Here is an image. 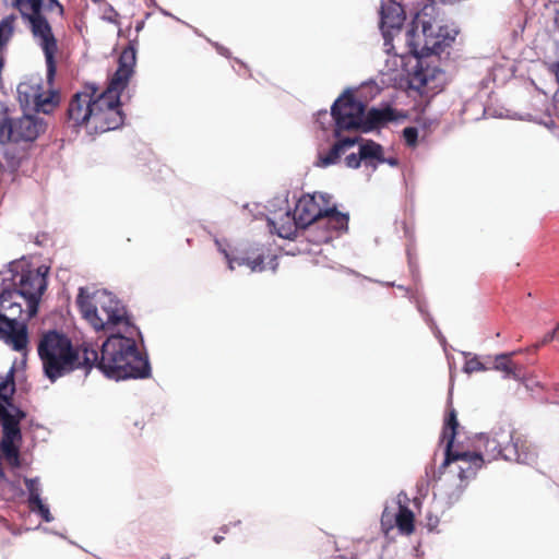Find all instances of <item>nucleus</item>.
Returning a JSON list of instances; mask_svg holds the SVG:
<instances>
[{
	"label": "nucleus",
	"mask_w": 559,
	"mask_h": 559,
	"mask_svg": "<svg viewBox=\"0 0 559 559\" xmlns=\"http://www.w3.org/2000/svg\"><path fill=\"white\" fill-rule=\"evenodd\" d=\"M549 73L555 78V80L559 81V62H551L548 64Z\"/></svg>",
	"instance_id": "nucleus-32"
},
{
	"label": "nucleus",
	"mask_w": 559,
	"mask_h": 559,
	"mask_svg": "<svg viewBox=\"0 0 559 559\" xmlns=\"http://www.w3.org/2000/svg\"><path fill=\"white\" fill-rule=\"evenodd\" d=\"M407 501L406 493L400 492L391 504L385 506L381 525L386 534L393 528H397L402 535H411L414 532L415 516L406 506Z\"/></svg>",
	"instance_id": "nucleus-14"
},
{
	"label": "nucleus",
	"mask_w": 559,
	"mask_h": 559,
	"mask_svg": "<svg viewBox=\"0 0 559 559\" xmlns=\"http://www.w3.org/2000/svg\"><path fill=\"white\" fill-rule=\"evenodd\" d=\"M357 143V138H345L338 140L326 153H319L317 166L328 167L338 162L340 157L346 153L347 150Z\"/></svg>",
	"instance_id": "nucleus-21"
},
{
	"label": "nucleus",
	"mask_w": 559,
	"mask_h": 559,
	"mask_svg": "<svg viewBox=\"0 0 559 559\" xmlns=\"http://www.w3.org/2000/svg\"><path fill=\"white\" fill-rule=\"evenodd\" d=\"M462 489H463V487H462V486H460V487H459V489H457V493H456V496H455V498H454V499H457L459 495L462 492Z\"/></svg>",
	"instance_id": "nucleus-36"
},
{
	"label": "nucleus",
	"mask_w": 559,
	"mask_h": 559,
	"mask_svg": "<svg viewBox=\"0 0 559 559\" xmlns=\"http://www.w3.org/2000/svg\"><path fill=\"white\" fill-rule=\"evenodd\" d=\"M162 559H170V558H169V556H165V557H163Z\"/></svg>",
	"instance_id": "nucleus-41"
},
{
	"label": "nucleus",
	"mask_w": 559,
	"mask_h": 559,
	"mask_svg": "<svg viewBox=\"0 0 559 559\" xmlns=\"http://www.w3.org/2000/svg\"><path fill=\"white\" fill-rule=\"evenodd\" d=\"M364 143L359 145L358 154L352 153L345 157V164L348 168H358L364 163L366 168H370L368 158L362 157Z\"/></svg>",
	"instance_id": "nucleus-26"
},
{
	"label": "nucleus",
	"mask_w": 559,
	"mask_h": 559,
	"mask_svg": "<svg viewBox=\"0 0 559 559\" xmlns=\"http://www.w3.org/2000/svg\"><path fill=\"white\" fill-rule=\"evenodd\" d=\"M135 60L134 48H126L105 91L98 93L94 84H88L72 97L68 118L73 127H82L92 134L115 130L123 123L120 94L133 74Z\"/></svg>",
	"instance_id": "nucleus-2"
},
{
	"label": "nucleus",
	"mask_w": 559,
	"mask_h": 559,
	"mask_svg": "<svg viewBox=\"0 0 559 559\" xmlns=\"http://www.w3.org/2000/svg\"><path fill=\"white\" fill-rule=\"evenodd\" d=\"M13 4L26 19L40 13L44 0H13Z\"/></svg>",
	"instance_id": "nucleus-23"
},
{
	"label": "nucleus",
	"mask_w": 559,
	"mask_h": 559,
	"mask_svg": "<svg viewBox=\"0 0 559 559\" xmlns=\"http://www.w3.org/2000/svg\"><path fill=\"white\" fill-rule=\"evenodd\" d=\"M367 88H370L371 91L376 90L374 94H377L379 92V88L377 86H373V85H365L360 93L362 94Z\"/></svg>",
	"instance_id": "nucleus-34"
},
{
	"label": "nucleus",
	"mask_w": 559,
	"mask_h": 559,
	"mask_svg": "<svg viewBox=\"0 0 559 559\" xmlns=\"http://www.w3.org/2000/svg\"><path fill=\"white\" fill-rule=\"evenodd\" d=\"M556 395L559 399V385L556 388Z\"/></svg>",
	"instance_id": "nucleus-38"
},
{
	"label": "nucleus",
	"mask_w": 559,
	"mask_h": 559,
	"mask_svg": "<svg viewBox=\"0 0 559 559\" xmlns=\"http://www.w3.org/2000/svg\"><path fill=\"white\" fill-rule=\"evenodd\" d=\"M17 94L21 104L44 114L52 111L59 102L58 94L51 90L44 91L39 82L19 84Z\"/></svg>",
	"instance_id": "nucleus-16"
},
{
	"label": "nucleus",
	"mask_w": 559,
	"mask_h": 559,
	"mask_svg": "<svg viewBox=\"0 0 559 559\" xmlns=\"http://www.w3.org/2000/svg\"><path fill=\"white\" fill-rule=\"evenodd\" d=\"M362 157L368 158L371 171H374L379 164H388L392 167L399 165L396 157H385L383 147L373 141L364 142Z\"/></svg>",
	"instance_id": "nucleus-20"
},
{
	"label": "nucleus",
	"mask_w": 559,
	"mask_h": 559,
	"mask_svg": "<svg viewBox=\"0 0 559 559\" xmlns=\"http://www.w3.org/2000/svg\"><path fill=\"white\" fill-rule=\"evenodd\" d=\"M44 130L43 120L34 116L25 115L20 118L8 119L0 122V143L31 142Z\"/></svg>",
	"instance_id": "nucleus-13"
},
{
	"label": "nucleus",
	"mask_w": 559,
	"mask_h": 559,
	"mask_svg": "<svg viewBox=\"0 0 559 559\" xmlns=\"http://www.w3.org/2000/svg\"><path fill=\"white\" fill-rule=\"evenodd\" d=\"M31 25L33 36L41 47L47 66V81L50 84L56 74L55 53L57 51V41L47 20L40 13L26 17Z\"/></svg>",
	"instance_id": "nucleus-15"
},
{
	"label": "nucleus",
	"mask_w": 559,
	"mask_h": 559,
	"mask_svg": "<svg viewBox=\"0 0 559 559\" xmlns=\"http://www.w3.org/2000/svg\"><path fill=\"white\" fill-rule=\"evenodd\" d=\"M118 13L114 9H109L108 14L104 15V20H106L109 23L118 24Z\"/></svg>",
	"instance_id": "nucleus-33"
},
{
	"label": "nucleus",
	"mask_w": 559,
	"mask_h": 559,
	"mask_svg": "<svg viewBox=\"0 0 559 559\" xmlns=\"http://www.w3.org/2000/svg\"><path fill=\"white\" fill-rule=\"evenodd\" d=\"M48 271V266H34L23 258L0 272V340L16 352L27 347L26 323L37 313Z\"/></svg>",
	"instance_id": "nucleus-1"
},
{
	"label": "nucleus",
	"mask_w": 559,
	"mask_h": 559,
	"mask_svg": "<svg viewBox=\"0 0 559 559\" xmlns=\"http://www.w3.org/2000/svg\"><path fill=\"white\" fill-rule=\"evenodd\" d=\"M94 3H99L102 0H92Z\"/></svg>",
	"instance_id": "nucleus-40"
},
{
	"label": "nucleus",
	"mask_w": 559,
	"mask_h": 559,
	"mask_svg": "<svg viewBox=\"0 0 559 559\" xmlns=\"http://www.w3.org/2000/svg\"><path fill=\"white\" fill-rule=\"evenodd\" d=\"M294 213L300 228L307 229V238L314 243L328 242L347 229L348 216L331 205L323 193L304 194Z\"/></svg>",
	"instance_id": "nucleus-5"
},
{
	"label": "nucleus",
	"mask_w": 559,
	"mask_h": 559,
	"mask_svg": "<svg viewBox=\"0 0 559 559\" xmlns=\"http://www.w3.org/2000/svg\"><path fill=\"white\" fill-rule=\"evenodd\" d=\"M332 116L335 122L334 135L340 136L341 131L362 129L370 131L377 126L392 119L391 111L372 108L365 112V105L353 97L348 92L341 95L332 106Z\"/></svg>",
	"instance_id": "nucleus-9"
},
{
	"label": "nucleus",
	"mask_w": 559,
	"mask_h": 559,
	"mask_svg": "<svg viewBox=\"0 0 559 559\" xmlns=\"http://www.w3.org/2000/svg\"><path fill=\"white\" fill-rule=\"evenodd\" d=\"M437 8L432 3H425L416 12L411 29L406 33L405 40L409 53L416 59L405 83V88L432 92L438 90L444 79V73L437 68H424L419 60L423 57L439 53L443 47L454 40L456 32L440 25L437 20Z\"/></svg>",
	"instance_id": "nucleus-3"
},
{
	"label": "nucleus",
	"mask_w": 559,
	"mask_h": 559,
	"mask_svg": "<svg viewBox=\"0 0 559 559\" xmlns=\"http://www.w3.org/2000/svg\"><path fill=\"white\" fill-rule=\"evenodd\" d=\"M297 221L295 213L292 214L290 209L285 206L267 217V225L271 231L277 234L278 237L290 239L300 228Z\"/></svg>",
	"instance_id": "nucleus-18"
},
{
	"label": "nucleus",
	"mask_w": 559,
	"mask_h": 559,
	"mask_svg": "<svg viewBox=\"0 0 559 559\" xmlns=\"http://www.w3.org/2000/svg\"><path fill=\"white\" fill-rule=\"evenodd\" d=\"M463 370L466 373H472L475 371H484L486 370V367L476 357H474L466 360Z\"/></svg>",
	"instance_id": "nucleus-29"
},
{
	"label": "nucleus",
	"mask_w": 559,
	"mask_h": 559,
	"mask_svg": "<svg viewBox=\"0 0 559 559\" xmlns=\"http://www.w3.org/2000/svg\"><path fill=\"white\" fill-rule=\"evenodd\" d=\"M130 333L111 334L102 345L100 355L94 348L84 347V362L87 370L96 366L106 377L115 380L145 378L150 374L148 360L136 347Z\"/></svg>",
	"instance_id": "nucleus-4"
},
{
	"label": "nucleus",
	"mask_w": 559,
	"mask_h": 559,
	"mask_svg": "<svg viewBox=\"0 0 559 559\" xmlns=\"http://www.w3.org/2000/svg\"><path fill=\"white\" fill-rule=\"evenodd\" d=\"M25 485L28 491V504L41 500V488L37 478H25Z\"/></svg>",
	"instance_id": "nucleus-25"
},
{
	"label": "nucleus",
	"mask_w": 559,
	"mask_h": 559,
	"mask_svg": "<svg viewBox=\"0 0 559 559\" xmlns=\"http://www.w3.org/2000/svg\"><path fill=\"white\" fill-rule=\"evenodd\" d=\"M439 524V518L437 515H433V514H427L426 516V526L427 528L432 532L437 528Z\"/></svg>",
	"instance_id": "nucleus-31"
},
{
	"label": "nucleus",
	"mask_w": 559,
	"mask_h": 559,
	"mask_svg": "<svg viewBox=\"0 0 559 559\" xmlns=\"http://www.w3.org/2000/svg\"><path fill=\"white\" fill-rule=\"evenodd\" d=\"M512 354H500L495 357L493 369L504 373V378L521 380V368L511 360Z\"/></svg>",
	"instance_id": "nucleus-22"
},
{
	"label": "nucleus",
	"mask_w": 559,
	"mask_h": 559,
	"mask_svg": "<svg viewBox=\"0 0 559 559\" xmlns=\"http://www.w3.org/2000/svg\"><path fill=\"white\" fill-rule=\"evenodd\" d=\"M332 121H334L332 111L328 112L326 110H323L318 112L317 122L323 130L326 128L325 126L330 124Z\"/></svg>",
	"instance_id": "nucleus-30"
},
{
	"label": "nucleus",
	"mask_w": 559,
	"mask_h": 559,
	"mask_svg": "<svg viewBox=\"0 0 559 559\" xmlns=\"http://www.w3.org/2000/svg\"><path fill=\"white\" fill-rule=\"evenodd\" d=\"M29 509L32 512L38 513L46 522H51L53 520L48 506L45 504L43 500L31 503Z\"/></svg>",
	"instance_id": "nucleus-27"
},
{
	"label": "nucleus",
	"mask_w": 559,
	"mask_h": 559,
	"mask_svg": "<svg viewBox=\"0 0 559 559\" xmlns=\"http://www.w3.org/2000/svg\"><path fill=\"white\" fill-rule=\"evenodd\" d=\"M38 355L46 377L56 381L74 369L85 368L84 347L73 348L71 341L63 334L50 331L41 336L38 343Z\"/></svg>",
	"instance_id": "nucleus-7"
},
{
	"label": "nucleus",
	"mask_w": 559,
	"mask_h": 559,
	"mask_svg": "<svg viewBox=\"0 0 559 559\" xmlns=\"http://www.w3.org/2000/svg\"><path fill=\"white\" fill-rule=\"evenodd\" d=\"M14 15H9L0 22V47L12 36L14 29Z\"/></svg>",
	"instance_id": "nucleus-24"
},
{
	"label": "nucleus",
	"mask_w": 559,
	"mask_h": 559,
	"mask_svg": "<svg viewBox=\"0 0 559 559\" xmlns=\"http://www.w3.org/2000/svg\"><path fill=\"white\" fill-rule=\"evenodd\" d=\"M274 261H275V257H274V258H272V259H271V262H270V263H271V266H270V267L272 269V271H275V270H276V266H277V264H276V263H273Z\"/></svg>",
	"instance_id": "nucleus-35"
},
{
	"label": "nucleus",
	"mask_w": 559,
	"mask_h": 559,
	"mask_svg": "<svg viewBox=\"0 0 559 559\" xmlns=\"http://www.w3.org/2000/svg\"><path fill=\"white\" fill-rule=\"evenodd\" d=\"M218 250L224 254L227 260L228 267L230 270L235 269V265H246L250 269L251 272H262L266 269L263 260V254L259 250H254L248 252L243 255H235L231 254L228 249L223 246L219 240L215 241Z\"/></svg>",
	"instance_id": "nucleus-19"
},
{
	"label": "nucleus",
	"mask_w": 559,
	"mask_h": 559,
	"mask_svg": "<svg viewBox=\"0 0 559 559\" xmlns=\"http://www.w3.org/2000/svg\"><path fill=\"white\" fill-rule=\"evenodd\" d=\"M384 51L386 59L379 70L380 83L384 86L405 88V83L416 57L412 53H397L394 45L393 49L390 50L384 47Z\"/></svg>",
	"instance_id": "nucleus-12"
},
{
	"label": "nucleus",
	"mask_w": 559,
	"mask_h": 559,
	"mask_svg": "<svg viewBox=\"0 0 559 559\" xmlns=\"http://www.w3.org/2000/svg\"><path fill=\"white\" fill-rule=\"evenodd\" d=\"M13 372L14 370L11 368L4 377H0V424L3 429L0 450L11 465L17 466L22 439L19 425L24 414L10 402L14 393Z\"/></svg>",
	"instance_id": "nucleus-10"
},
{
	"label": "nucleus",
	"mask_w": 559,
	"mask_h": 559,
	"mask_svg": "<svg viewBox=\"0 0 559 559\" xmlns=\"http://www.w3.org/2000/svg\"><path fill=\"white\" fill-rule=\"evenodd\" d=\"M76 304L83 318L96 331L130 333V330H134L123 304L107 290L90 294L87 289L80 288Z\"/></svg>",
	"instance_id": "nucleus-6"
},
{
	"label": "nucleus",
	"mask_w": 559,
	"mask_h": 559,
	"mask_svg": "<svg viewBox=\"0 0 559 559\" xmlns=\"http://www.w3.org/2000/svg\"><path fill=\"white\" fill-rule=\"evenodd\" d=\"M214 540H215V543H217V544H218V543L222 540V537H221V536H215V537H214Z\"/></svg>",
	"instance_id": "nucleus-37"
},
{
	"label": "nucleus",
	"mask_w": 559,
	"mask_h": 559,
	"mask_svg": "<svg viewBox=\"0 0 559 559\" xmlns=\"http://www.w3.org/2000/svg\"><path fill=\"white\" fill-rule=\"evenodd\" d=\"M403 138L407 145L415 146L418 138V130L415 127H407L403 130Z\"/></svg>",
	"instance_id": "nucleus-28"
},
{
	"label": "nucleus",
	"mask_w": 559,
	"mask_h": 559,
	"mask_svg": "<svg viewBox=\"0 0 559 559\" xmlns=\"http://www.w3.org/2000/svg\"><path fill=\"white\" fill-rule=\"evenodd\" d=\"M477 448L483 451L481 456L488 462L503 459L510 462L532 464L536 457L526 441L515 438L509 427H498L488 433H481L478 437Z\"/></svg>",
	"instance_id": "nucleus-8"
},
{
	"label": "nucleus",
	"mask_w": 559,
	"mask_h": 559,
	"mask_svg": "<svg viewBox=\"0 0 559 559\" xmlns=\"http://www.w3.org/2000/svg\"><path fill=\"white\" fill-rule=\"evenodd\" d=\"M405 21L403 7L394 0H382L380 7V29L383 36V46L393 49V40L401 35Z\"/></svg>",
	"instance_id": "nucleus-17"
},
{
	"label": "nucleus",
	"mask_w": 559,
	"mask_h": 559,
	"mask_svg": "<svg viewBox=\"0 0 559 559\" xmlns=\"http://www.w3.org/2000/svg\"><path fill=\"white\" fill-rule=\"evenodd\" d=\"M141 28H142V24H139V25L136 26V31L139 32Z\"/></svg>",
	"instance_id": "nucleus-39"
},
{
	"label": "nucleus",
	"mask_w": 559,
	"mask_h": 559,
	"mask_svg": "<svg viewBox=\"0 0 559 559\" xmlns=\"http://www.w3.org/2000/svg\"><path fill=\"white\" fill-rule=\"evenodd\" d=\"M457 426L455 411L451 409L444 420L441 435V441L445 443V457L440 466V474L448 473L463 481L475 477L477 471L483 467L485 459L479 452L453 450Z\"/></svg>",
	"instance_id": "nucleus-11"
}]
</instances>
